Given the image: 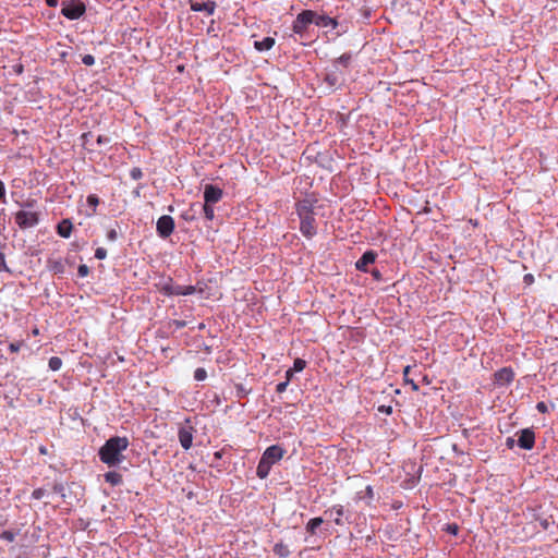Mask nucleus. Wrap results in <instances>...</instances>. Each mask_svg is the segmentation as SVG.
Segmentation results:
<instances>
[{
	"label": "nucleus",
	"mask_w": 558,
	"mask_h": 558,
	"mask_svg": "<svg viewBox=\"0 0 558 558\" xmlns=\"http://www.w3.org/2000/svg\"><path fill=\"white\" fill-rule=\"evenodd\" d=\"M130 442L126 437H111L105 445L99 449V458L101 462L108 466H116L123 462L125 451Z\"/></svg>",
	"instance_id": "f257e3e1"
},
{
	"label": "nucleus",
	"mask_w": 558,
	"mask_h": 558,
	"mask_svg": "<svg viewBox=\"0 0 558 558\" xmlns=\"http://www.w3.org/2000/svg\"><path fill=\"white\" fill-rule=\"evenodd\" d=\"M286 453V450L278 445L268 447L258 462L256 474L259 478H266L269 475L271 466L279 462Z\"/></svg>",
	"instance_id": "f03ea898"
},
{
	"label": "nucleus",
	"mask_w": 558,
	"mask_h": 558,
	"mask_svg": "<svg viewBox=\"0 0 558 558\" xmlns=\"http://www.w3.org/2000/svg\"><path fill=\"white\" fill-rule=\"evenodd\" d=\"M298 214L301 219L300 230L304 236L311 239L316 234V223L314 214L311 209V204L303 201L298 205Z\"/></svg>",
	"instance_id": "7ed1b4c3"
},
{
	"label": "nucleus",
	"mask_w": 558,
	"mask_h": 558,
	"mask_svg": "<svg viewBox=\"0 0 558 558\" xmlns=\"http://www.w3.org/2000/svg\"><path fill=\"white\" fill-rule=\"evenodd\" d=\"M315 20V12L312 10H305L298 14L296 19L293 22L292 29L295 34L303 35L308 26L313 24Z\"/></svg>",
	"instance_id": "20e7f679"
},
{
	"label": "nucleus",
	"mask_w": 558,
	"mask_h": 558,
	"mask_svg": "<svg viewBox=\"0 0 558 558\" xmlns=\"http://www.w3.org/2000/svg\"><path fill=\"white\" fill-rule=\"evenodd\" d=\"M15 222L22 229L33 228L39 222V214L32 210H20L15 214Z\"/></svg>",
	"instance_id": "39448f33"
},
{
	"label": "nucleus",
	"mask_w": 558,
	"mask_h": 558,
	"mask_svg": "<svg viewBox=\"0 0 558 558\" xmlns=\"http://www.w3.org/2000/svg\"><path fill=\"white\" fill-rule=\"evenodd\" d=\"M157 233L160 238H168L174 230V220L171 216H161L156 225Z\"/></svg>",
	"instance_id": "423d86ee"
},
{
	"label": "nucleus",
	"mask_w": 558,
	"mask_h": 558,
	"mask_svg": "<svg viewBox=\"0 0 558 558\" xmlns=\"http://www.w3.org/2000/svg\"><path fill=\"white\" fill-rule=\"evenodd\" d=\"M161 290L166 295H190L195 292V287L166 283Z\"/></svg>",
	"instance_id": "0eeeda50"
},
{
	"label": "nucleus",
	"mask_w": 558,
	"mask_h": 558,
	"mask_svg": "<svg viewBox=\"0 0 558 558\" xmlns=\"http://www.w3.org/2000/svg\"><path fill=\"white\" fill-rule=\"evenodd\" d=\"M61 12L65 17H68L70 20H76V19H80L84 14L85 5L81 2L66 3L63 5Z\"/></svg>",
	"instance_id": "6e6552de"
},
{
	"label": "nucleus",
	"mask_w": 558,
	"mask_h": 558,
	"mask_svg": "<svg viewBox=\"0 0 558 558\" xmlns=\"http://www.w3.org/2000/svg\"><path fill=\"white\" fill-rule=\"evenodd\" d=\"M534 442H535V435H534L533 430L525 428L519 433L518 444L521 448L530 450L533 448Z\"/></svg>",
	"instance_id": "1a4fd4ad"
},
{
	"label": "nucleus",
	"mask_w": 558,
	"mask_h": 558,
	"mask_svg": "<svg viewBox=\"0 0 558 558\" xmlns=\"http://www.w3.org/2000/svg\"><path fill=\"white\" fill-rule=\"evenodd\" d=\"M222 197V191L221 189L207 184L204 190V201L208 204H216L218 203Z\"/></svg>",
	"instance_id": "9d476101"
},
{
	"label": "nucleus",
	"mask_w": 558,
	"mask_h": 558,
	"mask_svg": "<svg viewBox=\"0 0 558 558\" xmlns=\"http://www.w3.org/2000/svg\"><path fill=\"white\" fill-rule=\"evenodd\" d=\"M191 10L195 12H205L207 15H213L216 10V3L214 1L199 2L196 0H189Z\"/></svg>",
	"instance_id": "9b49d317"
},
{
	"label": "nucleus",
	"mask_w": 558,
	"mask_h": 558,
	"mask_svg": "<svg viewBox=\"0 0 558 558\" xmlns=\"http://www.w3.org/2000/svg\"><path fill=\"white\" fill-rule=\"evenodd\" d=\"M377 254L373 251L365 252L356 262L355 267L361 271H367V266L376 260Z\"/></svg>",
	"instance_id": "f8f14e48"
},
{
	"label": "nucleus",
	"mask_w": 558,
	"mask_h": 558,
	"mask_svg": "<svg viewBox=\"0 0 558 558\" xmlns=\"http://www.w3.org/2000/svg\"><path fill=\"white\" fill-rule=\"evenodd\" d=\"M514 374L511 368H501L495 373V383L498 385H508L513 380Z\"/></svg>",
	"instance_id": "ddd939ff"
},
{
	"label": "nucleus",
	"mask_w": 558,
	"mask_h": 558,
	"mask_svg": "<svg viewBox=\"0 0 558 558\" xmlns=\"http://www.w3.org/2000/svg\"><path fill=\"white\" fill-rule=\"evenodd\" d=\"M319 27H330L336 28L338 23L335 19L329 17L327 15H319L315 12V20L313 21Z\"/></svg>",
	"instance_id": "4468645a"
},
{
	"label": "nucleus",
	"mask_w": 558,
	"mask_h": 558,
	"mask_svg": "<svg viewBox=\"0 0 558 558\" xmlns=\"http://www.w3.org/2000/svg\"><path fill=\"white\" fill-rule=\"evenodd\" d=\"M179 440H180L181 446L185 450L190 449L192 446V441H193V434H192L191 428H181L179 430Z\"/></svg>",
	"instance_id": "2eb2a0df"
},
{
	"label": "nucleus",
	"mask_w": 558,
	"mask_h": 558,
	"mask_svg": "<svg viewBox=\"0 0 558 558\" xmlns=\"http://www.w3.org/2000/svg\"><path fill=\"white\" fill-rule=\"evenodd\" d=\"M72 222L69 219H63L57 227L58 234L64 239L70 238L72 232Z\"/></svg>",
	"instance_id": "dca6fc26"
},
{
	"label": "nucleus",
	"mask_w": 558,
	"mask_h": 558,
	"mask_svg": "<svg viewBox=\"0 0 558 558\" xmlns=\"http://www.w3.org/2000/svg\"><path fill=\"white\" fill-rule=\"evenodd\" d=\"M275 45V39L272 37H264L260 40L254 41V47L258 51H267L271 49Z\"/></svg>",
	"instance_id": "f3484780"
},
{
	"label": "nucleus",
	"mask_w": 558,
	"mask_h": 558,
	"mask_svg": "<svg viewBox=\"0 0 558 558\" xmlns=\"http://www.w3.org/2000/svg\"><path fill=\"white\" fill-rule=\"evenodd\" d=\"M105 480L111 485H119L120 483H122V475L118 472L112 471L105 474Z\"/></svg>",
	"instance_id": "a211bd4d"
},
{
	"label": "nucleus",
	"mask_w": 558,
	"mask_h": 558,
	"mask_svg": "<svg viewBox=\"0 0 558 558\" xmlns=\"http://www.w3.org/2000/svg\"><path fill=\"white\" fill-rule=\"evenodd\" d=\"M324 520L322 518H313L306 524V530L311 534H315L316 529L323 524Z\"/></svg>",
	"instance_id": "6ab92c4d"
},
{
	"label": "nucleus",
	"mask_w": 558,
	"mask_h": 558,
	"mask_svg": "<svg viewBox=\"0 0 558 558\" xmlns=\"http://www.w3.org/2000/svg\"><path fill=\"white\" fill-rule=\"evenodd\" d=\"M335 513L336 517L333 519L335 523L338 525H342V515H343V507L342 506H336L330 510V514Z\"/></svg>",
	"instance_id": "aec40b11"
},
{
	"label": "nucleus",
	"mask_w": 558,
	"mask_h": 558,
	"mask_svg": "<svg viewBox=\"0 0 558 558\" xmlns=\"http://www.w3.org/2000/svg\"><path fill=\"white\" fill-rule=\"evenodd\" d=\"M274 551L276 553V555L282 558L287 557L290 554L288 546L281 543L275 545Z\"/></svg>",
	"instance_id": "412c9836"
},
{
	"label": "nucleus",
	"mask_w": 558,
	"mask_h": 558,
	"mask_svg": "<svg viewBox=\"0 0 558 558\" xmlns=\"http://www.w3.org/2000/svg\"><path fill=\"white\" fill-rule=\"evenodd\" d=\"M203 211H204L205 217H206L208 220H213V219H214V217H215V210H214L213 204L204 203V205H203Z\"/></svg>",
	"instance_id": "4be33fe9"
},
{
	"label": "nucleus",
	"mask_w": 558,
	"mask_h": 558,
	"mask_svg": "<svg viewBox=\"0 0 558 558\" xmlns=\"http://www.w3.org/2000/svg\"><path fill=\"white\" fill-rule=\"evenodd\" d=\"M62 366V361L58 356H52L49 359V368L53 372L59 371Z\"/></svg>",
	"instance_id": "5701e85b"
},
{
	"label": "nucleus",
	"mask_w": 558,
	"mask_h": 558,
	"mask_svg": "<svg viewBox=\"0 0 558 558\" xmlns=\"http://www.w3.org/2000/svg\"><path fill=\"white\" fill-rule=\"evenodd\" d=\"M306 366V362L302 359H295L294 360V363H293V367L292 369L295 372V373H299V372H302Z\"/></svg>",
	"instance_id": "b1692460"
},
{
	"label": "nucleus",
	"mask_w": 558,
	"mask_h": 558,
	"mask_svg": "<svg viewBox=\"0 0 558 558\" xmlns=\"http://www.w3.org/2000/svg\"><path fill=\"white\" fill-rule=\"evenodd\" d=\"M207 377V373L204 368H196L194 372V378L198 381L205 380Z\"/></svg>",
	"instance_id": "393cba45"
},
{
	"label": "nucleus",
	"mask_w": 558,
	"mask_h": 558,
	"mask_svg": "<svg viewBox=\"0 0 558 558\" xmlns=\"http://www.w3.org/2000/svg\"><path fill=\"white\" fill-rule=\"evenodd\" d=\"M23 345V342L22 341H17V342H12L10 343L9 345V350L12 352V353H16L20 351V349L22 348Z\"/></svg>",
	"instance_id": "a878e982"
},
{
	"label": "nucleus",
	"mask_w": 558,
	"mask_h": 558,
	"mask_svg": "<svg viewBox=\"0 0 558 558\" xmlns=\"http://www.w3.org/2000/svg\"><path fill=\"white\" fill-rule=\"evenodd\" d=\"M82 62L87 65V66H90L95 63V58L92 56V54H85L83 58H82Z\"/></svg>",
	"instance_id": "bb28decb"
},
{
	"label": "nucleus",
	"mask_w": 558,
	"mask_h": 558,
	"mask_svg": "<svg viewBox=\"0 0 558 558\" xmlns=\"http://www.w3.org/2000/svg\"><path fill=\"white\" fill-rule=\"evenodd\" d=\"M106 256H107V251L104 247H98L95 251V257L97 259H104V258H106Z\"/></svg>",
	"instance_id": "cd10ccee"
},
{
	"label": "nucleus",
	"mask_w": 558,
	"mask_h": 558,
	"mask_svg": "<svg viewBox=\"0 0 558 558\" xmlns=\"http://www.w3.org/2000/svg\"><path fill=\"white\" fill-rule=\"evenodd\" d=\"M46 490L44 488H37L33 492L32 497L34 499H41L45 496Z\"/></svg>",
	"instance_id": "c85d7f7f"
},
{
	"label": "nucleus",
	"mask_w": 558,
	"mask_h": 558,
	"mask_svg": "<svg viewBox=\"0 0 558 558\" xmlns=\"http://www.w3.org/2000/svg\"><path fill=\"white\" fill-rule=\"evenodd\" d=\"M88 267L86 265H80L77 272L81 277H86L88 275Z\"/></svg>",
	"instance_id": "c756f323"
},
{
	"label": "nucleus",
	"mask_w": 558,
	"mask_h": 558,
	"mask_svg": "<svg viewBox=\"0 0 558 558\" xmlns=\"http://www.w3.org/2000/svg\"><path fill=\"white\" fill-rule=\"evenodd\" d=\"M289 383L288 381H282V383H279L276 387V391L278 393H282L283 391H286L287 387H288Z\"/></svg>",
	"instance_id": "7c9ffc66"
},
{
	"label": "nucleus",
	"mask_w": 558,
	"mask_h": 558,
	"mask_svg": "<svg viewBox=\"0 0 558 558\" xmlns=\"http://www.w3.org/2000/svg\"><path fill=\"white\" fill-rule=\"evenodd\" d=\"M1 538L2 539H5L8 542H12L14 539V535L12 532H9V531H4L2 534H1Z\"/></svg>",
	"instance_id": "2f4dec72"
},
{
	"label": "nucleus",
	"mask_w": 558,
	"mask_h": 558,
	"mask_svg": "<svg viewBox=\"0 0 558 558\" xmlns=\"http://www.w3.org/2000/svg\"><path fill=\"white\" fill-rule=\"evenodd\" d=\"M379 412H383L385 414H391L392 412V408L390 405L386 407V405H381L378 408Z\"/></svg>",
	"instance_id": "473e14b6"
},
{
	"label": "nucleus",
	"mask_w": 558,
	"mask_h": 558,
	"mask_svg": "<svg viewBox=\"0 0 558 558\" xmlns=\"http://www.w3.org/2000/svg\"><path fill=\"white\" fill-rule=\"evenodd\" d=\"M294 371L292 368H289L287 372H286V381L290 383L293 375H294Z\"/></svg>",
	"instance_id": "72a5a7b5"
},
{
	"label": "nucleus",
	"mask_w": 558,
	"mask_h": 558,
	"mask_svg": "<svg viewBox=\"0 0 558 558\" xmlns=\"http://www.w3.org/2000/svg\"><path fill=\"white\" fill-rule=\"evenodd\" d=\"M87 202L92 206H96L98 204V198L94 195H90V196H88Z\"/></svg>",
	"instance_id": "f704fd0d"
},
{
	"label": "nucleus",
	"mask_w": 558,
	"mask_h": 558,
	"mask_svg": "<svg viewBox=\"0 0 558 558\" xmlns=\"http://www.w3.org/2000/svg\"><path fill=\"white\" fill-rule=\"evenodd\" d=\"M536 409L539 412L545 413L547 411V405L544 402H538L536 405Z\"/></svg>",
	"instance_id": "c9c22d12"
},
{
	"label": "nucleus",
	"mask_w": 558,
	"mask_h": 558,
	"mask_svg": "<svg viewBox=\"0 0 558 558\" xmlns=\"http://www.w3.org/2000/svg\"><path fill=\"white\" fill-rule=\"evenodd\" d=\"M4 196H5L4 183L2 181H0V199H4Z\"/></svg>",
	"instance_id": "e433bc0d"
},
{
	"label": "nucleus",
	"mask_w": 558,
	"mask_h": 558,
	"mask_svg": "<svg viewBox=\"0 0 558 558\" xmlns=\"http://www.w3.org/2000/svg\"><path fill=\"white\" fill-rule=\"evenodd\" d=\"M350 58L351 57L349 54H343L339 58V62L347 64L350 61Z\"/></svg>",
	"instance_id": "4c0bfd02"
},
{
	"label": "nucleus",
	"mask_w": 558,
	"mask_h": 558,
	"mask_svg": "<svg viewBox=\"0 0 558 558\" xmlns=\"http://www.w3.org/2000/svg\"><path fill=\"white\" fill-rule=\"evenodd\" d=\"M448 531L452 534H457L458 526L457 525H449Z\"/></svg>",
	"instance_id": "58836bf2"
},
{
	"label": "nucleus",
	"mask_w": 558,
	"mask_h": 558,
	"mask_svg": "<svg viewBox=\"0 0 558 558\" xmlns=\"http://www.w3.org/2000/svg\"><path fill=\"white\" fill-rule=\"evenodd\" d=\"M38 450H39V453H40V454H47V453H48L47 447H45V446H40V447L38 448Z\"/></svg>",
	"instance_id": "ea45409f"
},
{
	"label": "nucleus",
	"mask_w": 558,
	"mask_h": 558,
	"mask_svg": "<svg viewBox=\"0 0 558 558\" xmlns=\"http://www.w3.org/2000/svg\"><path fill=\"white\" fill-rule=\"evenodd\" d=\"M4 256L2 253H0V270L4 267Z\"/></svg>",
	"instance_id": "a19ab883"
},
{
	"label": "nucleus",
	"mask_w": 558,
	"mask_h": 558,
	"mask_svg": "<svg viewBox=\"0 0 558 558\" xmlns=\"http://www.w3.org/2000/svg\"><path fill=\"white\" fill-rule=\"evenodd\" d=\"M407 381L411 385L413 390H418V386L413 380H407Z\"/></svg>",
	"instance_id": "79ce46f5"
},
{
	"label": "nucleus",
	"mask_w": 558,
	"mask_h": 558,
	"mask_svg": "<svg viewBox=\"0 0 558 558\" xmlns=\"http://www.w3.org/2000/svg\"><path fill=\"white\" fill-rule=\"evenodd\" d=\"M47 1V4L49 7H56L57 5V0H46Z\"/></svg>",
	"instance_id": "37998d69"
},
{
	"label": "nucleus",
	"mask_w": 558,
	"mask_h": 558,
	"mask_svg": "<svg viewBox=\"0 0 558 558\" xmlns=\"http://www.w3.org/2000/svg\"><path fill=\"white\" fill-rule=\"evenodd\" d=\"M132 174H133V178H137L141 174V172H140V170H133Z\"/></svg>",
	"instance_id": "c03bdc74"
},
{
	"label": "nucleus",
	"mask_w": 558,
	"mask_h": 558,
	"mask_svg": "<svg viewBox=\"0 0 558 558\" xmlns=\"http://www.w3.org/2000/svg\"><path fill=\"white\" fill-rule=\"evenodd\" d=\"M410 369H411V366H409V365L404 368V372H403L404 376H407L410 373Z\"/></svg>",
	"instance_id": "a18cd8bd"
},
{
	"label": "nucleus",
	"mask_w": 558,
	"mask_h": 558,
	"mask_svg": "<svg viewBox=\"0 0 558 558\" xmlns=\"http://www.w3.org/2000/svg\"><path fill=\"white\" fill-rule=\"evenodd\" d=\"M32 332H33L34 336H37L39 333V330L37 328H35V329H33Z\"/></svg>",
	"instance_id": "49530a36"
},
{
	"label": "nucleus",
	"mask_w": 558,
	"mask_h": 558,
	"mask_svg": "<svg viewBox=\"0 0 558 558\" xmlns=\"http://www.w3.org/2000/svg\"><path fill=\"white\" fill-rule=\"evenodd\" d=\"M109 236H110V239H114V236H116L114 231L110 232Z\"/></svg>",
	"instance_id": "de8ad7c7"
},
{
	"label": "nucleus",
	"mask_w": 558,
	"mask_h": 558,
	"mask_svg": "<svg viewBox=\"0 0 558 558\" xmlns=\"http://www.w3.org/2000/svg\"><path fill=\"white\" fill-rule=\"evenodd\" d=\"M104 142V138H101V136L98 137V143H101Z\"/></svg>",
	"instance_id": "09e8293b"
}]
</instances>
